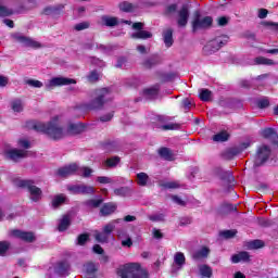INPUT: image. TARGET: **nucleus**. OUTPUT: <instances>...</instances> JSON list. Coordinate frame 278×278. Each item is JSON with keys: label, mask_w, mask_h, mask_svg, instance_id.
<instances>
[{"label": "nucleus", "mask_w": 278, "mask_h": 278, "mask_svg": "<svg viewBox=\"0 0 278 278\" xmlns=\"http://www.w3.org/2000/svg\"><path fill=\"white\" fill-rule=\"evenodd\" d=\"M115 197H129L131 194V189L129 187H121L114 189Z\"/></svg>", "instance_id": "obj_28"}, {"label": "nucleus", "mask_w": 278, "mask_h": 278, "mask_svg": "<svg viewBox=\"0 0 278 278\" xmlns=\"http://www.w3.org/2000/svg\"><path fill=\"white\" fill-rule=\"evenodd\" d=\"M0 16H12V10L3 5V0H0Z\"/></svg>", "instance_id": "obj_42"}, {"label": "nucleus", "mask_w": 278, "mask_h": 278, "mask_svg": "<svg viewBox=\"0 0 278 278\" xmlns=\"http://www.w3.org/2000/svg\"><path fill=\"white\" fill-rule=\"evenodd\" d=\"M118 162H121V159L118 156H114V157L108 159L104 162V166H106L108 168H114V166H116Z\"/></svg>", "instance_id": "obj_39"}, {"label": "nucleus", "mask_w": 278, "mask_h": 278, "mask_svg": "<svg viewBox=\"0 0 278 278\" xmlns=\"http://www.w3.org/2000/svg\"><path fill=\"white\" fill-rule=\"evenodd\" d=\"M142 273L140 263H127L118 269L117 275L121 278H142Z\"/></svg>", "instance_id": "obj_4"}, {"label": "nucleus", "mask_w": 278, "mask_h": 278, "mask_svg": "<svg viewBox=\"0 0 278 278\" xmlns=\"http://www.w3.org/2000/svg\"><path fill=\"white\" fill-rule=\"evenodd\" d=\"M150 220H154L155 223H160L161 220H164V215H152L150 216Z\"/></svg>", "instance_id": "obj_61"}, {"label": "nucleus", "mask_w": 278, "mask_h": 278, "mask_svg": "<svg viewBox=\"0 0 278 278\" xmlns=\"http://www.w3.org/2000/svg\"><path fill=\"white\" fill-rule=\"evenodd\" d=\"M11 236H13V238H18L24 242H34V240H36V236L34 235V232L23 231L18 229L12 230Z\"/></svg>", "instance_id": "obj_10"}, {"label": "nucleus", "mask_w": 278, "mask_h": 278, "mask_svg": "<svg viewBox=\"0 0 278 278\" xmlns=\"http://www.w3.org/2000/svg\"><path fill=\"white\" fill-rule=\"evenodd\" d=\"M248 249L254 250V249H262L264 247V241L262 240H252L247 243Z\"/></svg>", "instance_id": "obj_36"}, {"label": "nucleus", "mask_w": 278, "mask_h": 278, "mask_svg": "<svg viewBox=\"0 0 278 278\" xmlns=\"http://www.w3.org/2000/svg\"><path fill=\"white\" fill-rule=\"evenodd\" d=\"M182 105H184L185 110H190V108L192 106V100H190V99L182 100Z\"/></svg>", "instance_id": "obj_60"}, {"label": "nucleus", "mask_w": 278, "mask_h": 278, "mask_svg": "<svg viewBox=\"0 0 278 278\" xmlns=\"http://www.w3.org/2000/svg\"><path fill=\"white\" fill-rule=\"evenodd\" d=\"M257 105L261 110H264V108H268V105H270V102L268 101V99L264 98L257 100Z\"/></svg>", "instance_id": "obj_51"}, {"label": "nucleus", "mask_w": 278, "mask_h": 278, "mask_svg": "<svg viewBox=\"0 0 278 278\" xmlns=\"http://www.w3.org/2000/svg\"><path fill=\"white\" fill-rule=\"evenodd\" d=\"M207 255H210V249L202 247L193 253V260H203V257H207Z\"/></svg>", "instance_id": "obj_23"}, {"label": "nucleus", "mask_w": 278, "mask_h": 278, "mask_svg": "<svg viewBox=\"0 0 278 278\" xmlns=\"http://www.w3.org/2000/svg\"><path fill=\"white\" fill-rule=\"evenodd\" d=\"M266 16H268V10L266 9H261L258 11V18H266Z\"/></svg>", "instance_id": "obj_63"}, {"label": "nucleus", "mask_w": 278, "mask_h": 278, "mask_svg": "<svg viewBox=\"0 0 278 278\" xmlns=\"http://www.w3.org/2000/svg\"><path fill=\"white\" fill-rule=\"evenodd\" d=\"M251 147V142H244L241 144V148H231L227 150L228 157L231 160V157H235V155H238L240 151H244V149H249Z\"/></svg>", "instance_id": "obj_16"}, {"label": "nucleus", "mask_w": 278, "mask_h": 278, "mask_svg": "<svg viewBox=\"0 0 278 278\" xmlns=\"http://www.w3.org/2000/svg\"><path fill=\"white\" fill-rule=\"evenodd\" d=\"M153 35L147 30H137L136 33L131 34V38H137L141 40H147V38H151Z\"/></svg>", "instance_id": "obj_25"}, {"label": "nucleus", "mask_w": 278, "mask_h": 278, "mask_svg": "<svg viewBox=\"0 0 278 278\" xmlns=\"http://www.w3.org/2000/svg\"><path fill=\"white\" fill-rule=\"evenodd\" d=\"M102 216H110V214H114L116 212V204L114 203H106L101 208Z\"/></svg>", "instance_id": "obj_19"}, {"label": "nucleus", "mask_w": 278, "mask_h": 278, "mask_svg": "<svg viewBox=\"0 0 278 278\" xmlns=\"http://www.w3.org/2000/svg\"><path fill=\"white\" fill-rule=\"evenodd\" d=\"M56 175L58 177H71V175L90 177V175H92V169H90V167H79L77 164H71L59 168Z\"/></svg>", "instance_id": "obj_3"}, {"label": "nucleus", "mask_w": 278, "mask_h": 278, "mask_svg": "<svg viewBox=\"0 0 278 278\" xmlns=\"http://www.w3.org/2000/svg\"><path fill=\"white\" fill-rule=\"evenodd\" d=\"M160 92V85L143 90V94L147 99H155Z\"/></svg>", "instance_id": "obj_18"}, {"label": "nucleus", "mask_w": 278, "mask_h": 278, "mask_svg": "<svg viewBox=\"0 0 278 278\" xmlns=\"http://www.w3.org/2000/svg\"><path fill=\"white\" fill-rule=\"evenodd\" d=\"M163 188H166L167 190H175L180 188V185L177 181H168L163 184Z\"/></svg>", "instance_id": "obj_46"}, {"label": "nucleus", "mask_w": 278, "mask_h": 278, "mask_svg": "<svg viewBox=\"0 0 278 278\" xmlns=\"http://www.w3.org/2000/svg\"><path fill=\"white\" fill-rule=\"evenodd\" d=\"M72 194H81V185H72L67 187Z\"/></svg>", "instance_id": "obj_45"}, {"label": "nucleus", "mask_w": 278, "mask_h": 278, "mask_svg": "<svg viewBox=\"0 0 278 278\" xmlns=\"http://www.w3.org/2000/svg\"><path fill=\"white\" fill-rule=\"evenodd\" d=\"M148 181H149V175H147V173L137 174V184H138V186H147Z\"/></svg>", "instance_id": "obj_38"}, {"label": "nucleus", "mask_w": 278, "mask_h": 278, "mask_svg": "<svg viewBox=\"0 0 278 278\" xmlns=\"http://www.w3.org/2000/svg\"><path fill=\"white\" fill-rule=\"evenodd\" d=\"M227 23H229V20L227 17L218 18V25H220V27H225V25H227Z\"/></svg>", "instance_id": "obj_64"}, {"label": "nucleus", "mask_w": 278, "mask_h": 278, "mask_svg": "<svg viewBox=\"0 0 278 278\" xmlns=\"http://www.w3.org/2000/svg\"><path fill=\"white\" fill-rule=\"evenodd\" d=\"M172 201L177 205H186V202L179 198V195H172Z\"/></svg>", "instance_id": "obj_57"}, {"label": "nucleus", "mask_w": 278, "mask_h": 278, "mask_svg": "<svg viewBox=\"0 0 278 278\" xmlns=\"http://www.w3.org/2000/svg\"><path fill=\"white\" fill-rule=\"evenodd\" d=\"M28 86H31L33 88H42V81L36 80V79H28L26 81Z\"/></svg>", "instance_id": "obj_49"}, {"label": "nucleus", "mask_w": 278, "mask_h": 278, "mask_svg": "<svg viewBox=\"0 0 278 278\" xmlns=\"http://www.w3.org/2000/svg\"><path fill=\"white\" fill-rule=\"evenodd\" d=\"M84 268L87 278H90V275H94V273H97V265L94 263H87Z\"/></svg>", "instance_id": "obj_31"}, {"label": "nucleus", "mask_w": 278, "mask_h": 278, "mask_svg": "<svg viewBox=\"0 0 278 278\" xmlns=\"http://www.w3.org/2000/svg\"><path fill=\"white\" fill-rule=\"evenodd\" d=\"M159 154L161 157H163V160H167L168 162H173V160H175V154L168 148H161L159 150Z\"/></svg>", "instance_id": "obj_17"}, {"label": "nucleus", "mask_w": 278, "mask_h": 278, "mask_svg": "<svg viewBox=\"0 0 278 278\" xmlns=\"http://www.w3.org/2000/svg\"><path fill=\"white\" fill-rule=\"evenodd\" d=\"M188 18H190V11L188 7L184 5L178 12V26L186 27L188 25Z\"/></svg>", "instance_id": "obj_13"}, {"label": "nucleus", "mask_w": 278, "mask_h": 278, "mask_svg": "<svg viewBox=\"0 0 278 278\" xmlns=\"http://www.w3.org/2000/svg\"><path fill=\"white\" fill-rule=\"evenodd\" d=\"M86 242H88V235H80L77 239V243L84 245Z\"/></svg>", "instance_id": "obj_56"}, {"label": "nucleus", "mask_w": 278, "mask_h": 278, "mask_svg": "<svg viewBox=\"0 0 278 278\" xmlns=\"http://www.w3.org/2000/svg\"><path fill=\"white\" fill-rule=\"evenodd\" d=\"M102 23L106 27H116V25H118V20L116 17L102 16Z\"/></svg>", "instance_id": "obj_30"}, {"label": "nucleus", "mask_w": 278, "mask_h": 278, "mask_svg": "<svg viewBox=\"0 0 278 278\" xmlns=\"http://www.w3.org/2000/svg\"><path fill=\"white\" fill-rule=\"evenodd\" d=\"M76 31H81L88 29V23H80L75 26Z\"/></svg>", "instance_id": "obj_59"}, {"label": "nucleus", "mask_w": 278, "mask_h": 278, "mask_svg": "<svg viewBox=\"0 0 278 278\" xmlns=\"http://www.w3.org/2000/svg\"><path fill=\"white\" fill-rule=\"evenodd\" d=\"M94 238H96L97 242L104 243V242H108L110 235L103 230H102V232L96 231Z\"/></svg>", "instance_id": "obj_33"}, {"label": "nucleus", "mask_w": 278, "mask_h": 278, "mask_svg": "<svg viewBox=\"0 0 278 278\" xmlns=\"http://www.w3.org/2000/svg\"><path fill=\"white\" fill-rule=\"evenodd\" d=\"M159 62H160V60L157 59V56H152V58L147 59L143 62V66L146 68H152V66H155V64H157Z\"/></svg>", "instance_id": "obj_40"}, {"label": "nucleus", "mask_w": 278, "mask_h": 278, "mask_svg": "<svg viewBox=\"0 0 278 278\" xmlns=\"http://www.w3.org/2000/svg\"><path fill=\"white\" fill-rule=\"evenodd\" d=\"M229 42V36L227 35H220L212 39L207 42V45L204 46V51L206 53H214L218 51L222 47H225Z\"/></svg>", "instance_id": "obj_6"}, {"label": "nucleus", "mask_w": 278, "mask_h": 278, "mask_svg": "<svg viewBox=\"0 0 278 278\" xmlns=\"http://www.w3.org/2000/svg\"><path fill=\"white\" fill-rule=\"evenodd\" d=\"M23 100L14 99L13 101H11V110H13V112L21 113L23 112Z\"/></svg>", "instance_id": "obj_26"}, {"label": "nucleus", "mask_w": 278, "mask_h": 278, "mask_svg": "<svg viewBox=\"0 0 278 278\" xmlns=\"http://www.w3.org/2000/svg\"><path fill=\"white\" fill-rule=\"evenodd\" d=\"M136 8H137L136 5H134L131 2H127V1L122 2L119 4V10L122 12H134V10H136Z\"/></svg>", "instance_id": "obj_35"}, {"label": "nucleus", "mask_w": 278, "mask_h": 278, "mask_svg": "<svg viewBox=\"0 0 278 278\" xmlns=\"http://www.w3.org/2000/svg\"><path fill=\"white\" fill-rule=\"evenodd\" d=\"M178 127H179L178 124L169 123V124L163 125L162 129H164V131H168V130L177 129Z\"/></svg>", "instance_id": "obj_52"}, {"label": "nucleus", "mask_w": 278, "mask_h": 278, "mask_svg": "<svg viewBox=\"0 0 278 278\" xmlns=\"http://www.w3.org/2000/svg\"><path fill=\"white\" fill-rule=\"evenodd\" d=\"M163 40L165 47L170 48L173 47V29L168 28L163 33Z\"/></svg>", "instance_id": "obj_22"}, {"label": "nucleus", "mask_w": 278, "mask_h": 278, "mask_svg": "<svg viewBox=\"0 0 278 278\" xmlns=\"http://www.w3.org/2000/svg\"><path fill=\"white\" fill-rule=\"evenodd\" d=\"M15 38L24 47H30V49H40V42L31 38L25 37L23 35H16Z\"/></svg>", "instance_id": "obj_11"}, {"label": "nucleus", "mask_w": 278, "mask_h": 278, "mask_svg": "<svg viewBox=\"0 0 278 278\" xmlns=\"http://www.w3.org/2000/svg\"><path fill=\"white\" fill-rule=\"evenodd\" d=\"M200 99L201 101H210V99H212V91L208 89L200 90Z\"/></svg>", "instance_id": "obj_41"}, {"label": "nucleus", "mask_w": 278, "mask_h": 278, "mask_svg": "<svg viewBox=\"0 0 278 278\" xmlns=\"http://www.w3.org/2000/svg\"><path fill=\"white\" fill-rule=\"evenodd\" d=\"M102 203H103V199H98V200L92 199L87 201V205L89 207H99V205H101Z\"/></svg>", "instance_id": "obj_48"}, {"label": "nucleus", "mask_w": 278, "mask_h": 278, "mask_svg": "<svg viewBox=\"0 0 278 278\" xmlns=\"http://www.w3.org/2000/svg\"><path fill=\"white\" fill-rule=\"evenodd\" d=\"M14 185L17 188H25L28 190L29 199L34 203H38L40 199H42V189L38 188L36 185H34L33 180L29 179H16L14 181Z\"/></svg>", "instance_id": "obj_2"}, {"label": "nucleus", "mask_w": 278, "mask_h": 278, "mask_svg": "<svg viewBox=\"0 0 278 278\" xmlns=\"http://www.w3.org/2000/svg\"><path fill=\"white\" fill-rule=\"evenodd\" d=\"M236 233H238V230H224L219 232V236H222V238H226V240H229V238H233Z\"/></svg>", "instance_id": "obj_44"}, {"label": "nucleus", "mask_w": 278, "mask_h": 278, "mask_svg": "<svg viewBox=\"0 0 278 278\" xmlns=\"http://www.w3.org/2000/svg\"><path fill=\"white\" fill-rule=\"evenodd\" d=\"M71 265H68V262L63 261L56 264L55 273L59 277H67Z\"/></svg>", "instance_id": "obj_14"}, {"label": "nucleus", "mask_w": 278, "mask_h": 278, "mask_svg": "<svg viewBox=\"0 0 278 278\" xmlns=\"http://www.w3.org/2000/svg\"><path fill=\"white\" fill-rule=\"evenodd\" d=\"M112 100V92L110 89L102 88L96 90V99L92 100L89 104V110H99V108H103V104L108 103V101Z\"/></svg>", "instance_id": "obj_5"}, {"label": "nucleus", "mask_w": 278, "mask_h": 278, "mask_svg": "<svg viewBox=\"0 0 278 278\" xmlns=\"http://www.w3.org/2000/svg\"><path fill=\"white\" fill-rule=\"evenodd\" d=\"M118 223H121V219L112 220L102 228V231L108 233L109 236H112V231L116 229V225H118Z\"/></svg>", "instance_id": "obj_24"}, {"label": "nucleus", "mask_w": 278, "mask_h": 278, "mask_svg": "<svg viewBox=\"0 0 278 278\" xmlns=\"http://www.w3.org/2000/svg\"><path fill=\"white\" fill-rule=\"evenodd\" d=\"M35 131H40L41 134H47L53 140H60L64 138L66 134L70 136H77V134H83L86 129V125L83 123H70L64 129L62 123H60V117H53L48 124L37 122L33 125Z\"/></svg>", "instance_id": "obj_1"}, {"label": "nucleus", "mask_w": 278, "mask_h": 278, "mask_svg": "<svg viewBox=\"0 0 278 278\" xmlns=\"http://www.w3.org/2000/svg\"><path fill=\"white\" fill-rule=\"evenodd\" d=\"M214 142H227L229 140V134L227 131H222L213 136Z\"/></svg>", "instance_id": "obj_32"}, {"label": "nucleus", "mask_w": 278, "mask_h": 278, "mask_svg": "<svg viewBox=\"0 0 278 278\" xmlns=\"http://www.w3.org/2000/svg\"><path fill=\"white\" fill-rule=\"evenodd\" d=\"M263 138H268L269 140H274V143L277 142V131L274 128H265L262 130Z\"/></svg>", "instance_id": "obj_21"}, {"label": "nucleus", "mask_w": 278, "mask_h": 278, "mask_svg": "<svg viewBox=\"0 0 278 278\" xmlns=\"http://www.w3.org/2000/svg\"><path fill=\"white\" fill-rule=\"evenodd\" d=\"M85 47L86 49H101L102 51L105 49V46L99 43H87Z\"/></svg>", "instance_id": "obj_54"}, {"label": "nucleus", "mask_w": 278, "mask_h": 278, "mask_svg": "<svg viewBox=\"0 0 278 278\" xmlns=\"http://www.w3.org/2000/svg\"><path fill=\"white\" fill-rule=\"evenodd\" d=\"M71 227V216L64 215L59 222V231H66Z\"/></svg>", "instance_id": "obj_20"}, {"label": "nucleus", "mask_w": 278, "mask_h": 278, "mask_svg": "<svg viewBox=\"0 0 278 278\" xmlns=\"http://www.w3.org/2000/svg\"><path fill=\"white\" fill-rule=\"evenodd\" d=\"M174 264L181 268V266H184V264H186V255H184V253L181 252H177L174 256Z\"/></svg>", "instance_id": "obj_29"}, {"label": "nucleus", "mask_w": 278, "mask_h": 278, "mask_svg": "<svg viewBox=\"0 0 278 278\" xmlns=\"http://www.w3.org/2000/svg\"><path fill=\"white\" fill-rule=\"evenodd\" d=\"M18 147H22V149H29V147H31V143L29 142V140L22 138L18 140Z\"/></svg>", "instance_id": "obj_50"}, {"label": "nucleus", "mask_w": 278, "mask_h": 278, "mask_svg": "<svg viewBox=\"0 0 278 278\" xmlns=\"http://www.w3.org/2000/svg\"><path fill=\"white\" fill-rule=\"evenodd\" d=\"M7 157H9V160H12L13 162H18V160H23V157H27V151L12 149L7 151Z\"/></svg>", "instance_id": "obj_12"}, {"label": "nucleus", "mask_w": 278, "mask_h": 278, "mask_svg": "<svg viewBox=\"0 0 278 278\" xmlns=\"http://www.w3.org/2000/svg\"><path fill=\"white\" fill-rule=\"evenodd\" d=\"M89 81H98L99 80V73L97 71H93L88 76Z\"/></svg>", "instance_id": "obj_55"}, {"label": "nucleus", "mask_w": 278, "mask_h": 278, "mask_svg": "<svg viewBox=\"0 0 278 278\" xmlns=\"http://www.w3.org/2000/svg\"><path fill=\"white\" fill-rule=\"evenodd\" d=\"M268 157H270V148L268 146L260 147L254 159V168H257L265 162H268Z\"/></svg>", "instance_id": "obj_7"}, {"label": "nucleus", "mask_w": 278, "mask_h": 278, "mask_svg": "<svg viewBox=\"0 0 278 278\" xmlns=\"http://www.w3.org/2000/svg\"><path fill=\"white\" fill-rule=\"evenodd\" d=\"M65 202H66V195L56 194L52 199V207H54V208L60 207V205H62Z\"/></svg>", "instance_id": "obj_27"}, {"label": "nucleus", "mask_w": 278, "mask_h": 278, "mask_svg": "<svg viewBox=\"0 0 278 278\" xmlns=\"http://www.w3.org/2000/svg\"><path fill=\"white\" fill-rule=\"evenodd\" d=\"M8 249H10V242L1 241L0 242V255H5L8 253Z\"/></svg>", "instance_id": "obj_47"}, {"label": "nucleus", "mask_w": 278, "mask_h": 278, "mask_svg": "<svg viewBox=\"0 0 278 278\" xmlns=\"http://www.w3.org/2000/svg\"><path fill=\"white\" fill-rule=\"evenodd\" d=\"M255 63L256 64H263L265 66H275V61L270 60V59H266L264 56H258L255 59Z\"/></svg>", "instance_id": "obj_37"}, {"label": "nucleus", "mask_w": 278, "mask_h": 278, "mask_svg": "<svg viewBox=\"0 0 278 278\" xmlns=\"http://www.w3.org/2000/svg\"><path fill=\"white\" fill-rule=\"evenodd\" d=\"M114 114L108 113L106 115H103L100 117L101 123H108L111 118H113Z\"/></svg>", "instance_id": "obj_58"}, {"label": "nucleus", "mask_w": 278, "mask_h": 278, "mask_svg": "<svg viewBox=\"0 0 278 278\" xmlns=\"http://www.w3.org/2000/svg\"><path fill=\"white\" fill-rule=\"evenodd\" d=\"M80 194H94V187L81 185Z\"/></svg>", "instance_id": "obj_43"}, {"label": "nucleus", "mask_w": 278, "mask_h": 278, "mask_svg": "<svg viewBox=\"0 0 278 278\" xmlns=\"http://www.w3.org/2000/svg\"><path fill=\"white\" fill-rule=\"evenodd\" d=\"M251 255L249 252H239L238 254H233L231 256L232 264H240V262H250Z\"/></svg>", "instance_id": "obj_15"}, {"label": "nucleus", "mask_w": 278, "mask_h": 278, "mask_svg": "<svg viewBox=\"0 0 278 278\" xmlns=\"http://www.w3.org/2000/svg\"><path fill=\"white\" fill-rule=\"evenodd\" d=\"M199 270H200L201 277H204V278L212 277V267L207 265H201Z\"/></svg>", "instance_id": "obj_34"}, {"label": "nucleus", "mask_w": 278, "mask_h": 278, "mask_svg": "<svg viewBox=\"0 0 278 278\" xmlns=\"http://www.w3.org/2000/svg\"><path fill=\"white\" fill-rule=\"evenodd\" d=\"M93 253H97L98 255H103V248H101V245L99 244L93 245Z\"/></svg>", "instance_id": "obj_62"}, {"label": "nucleus", "mask_w": 278, "mask_h": 278, "mask_svg": "<svg viewBox=\"0 0 278 278\" xmlns=\"http://www.w3.org/2000/svg\"><path fill=\"white\" fill-rule=\"evenodd\" d=\"M213 20L211 16L201 17L198 15L192 22V30L198 31V29H206V27H211Z\"/></svg>", "instance_id": "obj_9"}, {"label": "nucleus", "mask_w": 278, "mask_h": 278, "mask_svg": "<svg viewBox=\"0 0 278 278\" xmlns=\"http://www.w3.org/2000/svg\"><path fill=\"white\" fill-rule=\"evenodd\" d=\"M98 184H112V178L108 176H99L97 178Z\"/></svg>", "instance_id": "obj_53"}, {"label": "nucleus", "mask_w": 278, "mask_h": 278, "mask_svg": "<svg viewBox=\"0 0 278 278\" xmlns=\"http://www.w3.org/2000/svg\"><path fill=\"white\" fill-rule=\"evenodd\" d=\"M71 84H77V81L73 78L66 77H53L46 84L47 90H51V88H55L58 86H71Z\"/></svg>", "instance_id": "obj_8"}]
</instances>
